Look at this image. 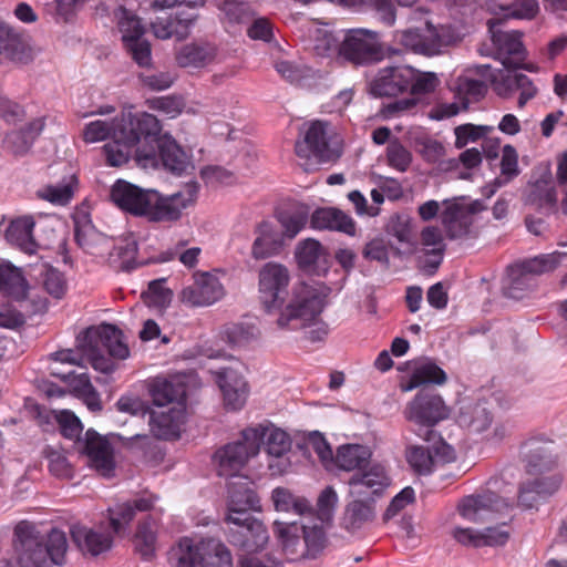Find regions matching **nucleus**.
<instances>
[{"label":"nucleus","instance_id":"1","mask_svg":"<svg viewBox=\"0 0 567 567\" xmlns=\"http://www.w3.org/2000/svg\"><path fill=\"white\" fill-rule=\"evenodd\" d=\"M114 138L103 146L109 166L120 167L131 158L143 167L155 166L161 161L166 171L182 175L190 165L183 147L168 133L162 134L159 120L147 112L124 116Z\"/></svg>","mask_w":567,"mask_h":567},{"label":"nucleus","instance_id":"2","mask_svg":"<svg viewBox=\"0 0 567 567\" xmlns=\"http://www.w3.org/2000/svg\"><path fill=\"white\" fill-rule=\"evenodd\" d=\"M198 192L196 182L186 183L178 192L165 196L120 179L111 189V198L117 207L134 216L153 223H174L181 219L184 209L196 203Z\"/></svg>","mask_w":567,"mask_h":567},{"label":"nucleus","instance_id":"3","mask_svg":"<svg viewBox=\"0 0 567 567\" xmlns=\"http://www.w3.org/2000/svg\"><path fill=\"white\" fill-rule=\"evenodd\" d=\"M13 548L20 567H61L66 563V534L52 528L43 534L37 525L20 522L14 527Z\"/></svg>","mask_w":567,"mask_h":567},{"label":"nucleus","instance_id":"4","mask_svg":"<svg viewBox=\"0 0 567 567\" xmlns=\"http://www.w3.org/2000/svg\"><path fill=\"white\" fill-rule=\"evenodd\" d=\"M326 305V295L315 287L301 285L293 291L289 303L281 309L276 321L278 329L295 331L306 329L305 338L310 342L324 340L329 328L317 320Z\"/></svg>","mask_w":567,"mask_h":567},{"label":"nucleus","instance_id":"5","mask_svg":"<svg viewBox=\"0 0 567 567\" xmlns=\"http://www.w3.org/2000/svg\"><path fill=\"white\" fill-rule=\"evenodd\" d=\"M371 455L370 449L360 444H346L337 450L336 465L347 472L355 471L348 480L352 497L380 495L391 484L383 465L369 464Z\"/></svg>","mask_w":567,"mask_h":567},{"label":"nucleus","instance_id":"6","mask_svg":"<svg viewBox=\"0 0 567 567\" xmlns=\"http://www.w3.org/2000/svg\"><path fill=\"white\" fill-rule=\"evenodd\" d=\"M78 348L89 358L94 370L111 373L115 369L114 362L103 355V351L110 357L124 360L130 350L123 341V333L113 324L90 327L76 338Z\"/></svg>","mask_w":567,"mask_h":567},{"label":"nucleus","instance_id":"7","mask_svg":"<svg viewBox=\"0 0 567 567\" xmlns=\"http://www.w3.org/2000/svg\"><path fill=\"white\" fill-rule=\"evenodd\" d=\"M169 563L173 567H233V557L219 539L203 538L195 543L184 537L172 548Z\"/></svg>","mask_w":567,"mask_h":567},{"label":"nucleus","instance_id":"8","mask_svg":"<svg viewBox=\"0 0 567 567\" xmlns=\"http://www.w3.org/2000/svg\"><path fill=\"white\" fill-rule=\"evenodd\" d=\"M274 533L290 559L316 558L326 546L324 530L320 526L307 527L297 523H274Z\"/></svg>","mask_w":567,"mask_h":567},{"label":"nucleus","instance_id":"9","mask_svg":"<svg viewBox=\"0 0 567 567\" xmlns=\"http://www.w3.org/2000/svg\"><path fill=\"white\" fill-rule=\"evenodd\" d=\"M405 417L420 426L416 434L426 442L435 441L437 432L433 429L439 422L449 417V409L441 395L420 392L408 404Z\"/></svg>","mask_w":567,"mask_h":567},{"label":"nucleus","instance_id":"10","mask_svg":"<svg viewBox=\"0 0 567 567\" xmlns=\"http://www.w3.org/2000/svg\"><path fill=\"white\" fill-rule=\"evenodd\" d=\"M564 258H567V252L554 251L511 265L507 268L508 282L505 286V295L514 299L522 298L520 292L534 286L536 275L554 270Z\"/></svg>","mask_w":567,"mask_h":567},{"label":"nucleus","instance_id":"11","mask_svg":"<svg viewBox=\"0 0 567 567\" xmlns=\"http://www.w3.org/2000/svg\"><path fill=\"white\" fill-rule=\"evenodd\" d=\"M257 432L243 430L240 439L219 447L213 455L217 473L223 477H234L246 466L249 458L258 454Z\"/></svg>","mask_w":567,"mask_h":567},{"label":"nucleus","instance_id":"12","mask_svg":"<svg viewBox=\"0 0 567 567\" xmlns=\"http://www.w3.org/2000/svg\"><path fill=\"white\" fill-rule=\"evenodd\" d=\"M338 56L354 66L375 63L382 59L378 33L367 29L348 30L339 43Z\"/></svg>","mask_w":567,"mask_h":567},{"label":"nucleus","instance_id":"13","mask_svg":"<svg viewBox=\"0 0 567 567\" xmlns=\"http://www.w3.org/2000/svg\"><path fill=\"white\" fill-rule=\"evenodd\" d=\"M117 27L122 33L124 48L141 68L152 64V49L150 42L143 38L145 28L141 19L124 7H120L115 13Z\"/></svg>","mask_w":567,"mask_h":567},{"label":"nucleus","instance_id":"14","mask_svg":"<svg viewBox=\"0 0 567 567\" xmlns=\"http://www.w3.org/2000/svg\"><path fill=\"white\" fill-rule=\"evenodd\" d=\"M257 432L258 452L264 443L268 455V468L272 475H282L290 467L288 453L291 450V439L287 432L275 425H261L247 427Z\"/></svg>","mask_w":567,"mask_h":567},{"label":"nucleus","instance_id":"15","mask_svg":"<svg viewBox=\"0 0 567 567\" xmlns=\"http://www.w3.org/2000/svg\"><path fill=\"white\" fill-rule=\"evenodd\" d=\"M288 269L277 262H267L258 275L259 299L267 312L281 309L288 295Z\"/></svg>","mask_w":567,"mask_h":567},{"label":"nucleus","instance_id":"16","mask_svg":"<svg viewBox=\"0 0 567 567\" xmlns=\"http://www.w3.org/2000/svg\"><path fill=\"white\" fill-rule=\"evenodd\" d=\"M487 25L494 48V58L501 61L506 69L522 68L526 59V50L522 41L523 33L503 31L501 29L502 21L498 19L488 20Z\"/></svg>","mask_w":567,"mask_h":567},{"label":"nucleus","instance_id":"17","mask_svg":"<svg viewBox=\"0 0 567 567\" xmlns=\"http://www.w3.org/2000/svg\"><path fill=\"white\" fill-rule=\"evenodd\" d=\"M225 288L218 277L209 271H196L193 284L183 288L179 299L190 307H207L219 301Z\"/></svg>","mask_w":567,"mask_h":567},{"label":"nucleus","instance_id":"18","mask_svg":"<svg viewBox=\"0 0 567 567\" xmlns=\"http://www.w3.org/2000/svg\"><path fill=\"white\" fill-rule=\"evenodd\" d=\"M229 525L228 542L250 554L258 551L268 543L269 535L265 525L252 516L240 520H227Z\"/></svg>","mask_w":567,"mask_h":567},{"label":"nucleus","instance_id":"19","mask_svg":"<svg viewBox=\"0 0 567 567\" xmlns=\"http://www.w3.org/2000/svg\"><path fill=\"white\" fill-rule=\"evenodd\" d=\"M415 70L406 65L389 66L379 71L377 78L371 82V94L378 97L396 96L410 91Z\"/></svg>","mask_w":567,"mask_h":567},{"label":"nucleus","instance_id":"20","mask_svg":"<svg viewBox=\"0 0 567 567\" xmlns=\"http://www.w3.org/2000/svg\"><path fill=\"white\" fill-rule=\"evenodd\" d=\"M444 209L441 213V221L450 239L464 238L470 234L473 224V214L476 213L477 202L467 206L457 199L443 202Z\"/></svg>","mask_w":567,"mask_h":567},{"label":"nucleus","instance_id":"21","mask_svg":"<svg viewBox=\"0 0 567 567\" xmlns=\"http://www.w3.org/2000/svg\"><path fill=\"white\" fill-rule=\"evenodd\" d=\"M151 433L158 440L173 441L181 436L185 420V404L177 403L166 409L147 411Z\"/></svg>","mask_w":567,"mask_h":567},{"label":"nucleus","instance_id":"22","mask_svg":"<svg viewBox=\"0 0 567 567\" xmlns=\"http://www.w3.org/2000/svg\"><path fill=\"white\" fill-rule=\"evenodd\" d=\"M295 152L300 158L315 157L319 162H328L332 158L329 146L326 124L315 121L305 131L302 138L297 140Z\"/></svg>","mask_w":567,"mask_h":567},{"label":"nucleus","instance_id":"23","mask_svg":"<svg viewBox=\"0 0 567 567\" xmlns=\"http://www.w3.org/2000/svg\"><path fill=\"white\" fill-rule=\"evenodd\" d=\"M524 460L532 474H548L559 467L558 454L551 441L532 439L524 444Z\"/></svg>","mask_w":567,"mask_h":567},{"label":"nucleus","instance_id":"24","mask_svg":"<svg viewBox=\"0 0 567 567\" xmlns=\"http://www.w3.org/2000/svg\"><path fill=\"white\" fill-rule=\"evenodd\" d=\"M509 506L511 503L507 499L487 491L464 497L457 508L462 517L477 523L485 520L491 513L502 512Z\"/></svg>","mask_w":567,"mask_h":567},{"label":"nucleus","instance_id":"25","mask_svg":"<svg viewBox=\"0 0 567 567\" xmlns=\"http://www.w3.org/2000/svg\"><path fill=\"white\" fill-rule=\"evenodd\" d=\"M198 19V14L185 9L178 10L174 16L157 17L152 23L153 34L161 40L175 38L178 41L186 39L190 29Z\"/></svg>","mask_w":567,"mask_h":567},{"label":"nucleus","instance_id":"26","mask_svg":"<svg viewBox=\"0 0 567 567\" xmlns=\"http://www.w3.org/2000/svg\"><path fill=\"white\" fill-rule=\"evenodd\" d=\"M260 502L256 492L248 483L228 484L227 520H240L245 516H251L250 512L259 511Z\"/></svg>","mask_w":567,"mask_h":567},{"label":"nucleus","instance_id":"27","mask_svg":"<svg viewBox=\"0 0 567 567\" xmlns=\"http://www.w3.org/2000/svg\"><path fill=\"white\" fill-rule=\"evenodd\" d=\"M494 91L503 99H509L514 93L519 92L518 107H523L537 94V87L527 75L511 69L494 80Z\"/></svg>","mask_w":567,"mask_h":567},{"label":"nucleus","instance_id":"28","mask_svg":"<svg viewBox=\"0 0 567 567\" xmlns=\"http://www.w3.org/2000/svg\"><path fill=\"white\" fill-rule=\"evenodd\" d=\"M217 383L223 392L226 409L238 411L245 405L248 384L243 375L231 368H225L217 372Z\"/></svg>","mask_w":567,"mask_h":567},{"label":"nucleus","instance_id":"29","mask_svg":"<svg viewBox=\"0 0 567 567\" xmlns=\"http://www.w3.org/2000/svg\"><path fill=\"white\" fill-rule=\"evenodd\" d=\"M83 453L87 456L92 467L104 476L110 475L114 468L112 449L107 440L90 429L85 433Z\"/></svg>","mask_w":567,"mask_h":567},{"label":"nucleus","instance_id":"30","mask_svg":"<svg viewBox=\"0 0 567 567\" xmlns=\"http://www.w3.org/2000/svg\"><path fill=\"white\" fill-rule=\"evenodd\" d=\"M45 127V117H37L23 127L8 132L3 138V148L13 156H23Z\"/></svg>","mask_w":567,"mask_h":567},{"label":"nucleus","instance_id":"31","mask_svg":"<svg viewBox=\"0 0 567 567\" xmlns=\"http://www.w3.org/2000/svg\"><path fill=\"white\" fill-rule=\"evenodd\" d=\"M217 55L213 43L199 41L182 45L175 52V62L182 69L198 70L209 65Z\"/></svg>","mask_w":567,"mask_h":567},{"label":"nucleus","instance_id":"32","mask_svg":"<svg viewBox=\"0 0 567 567\" xmlns=\"http://www.w3.org/2000/svg\"><path fill=\"white\" fill-rule=\"evenodd\" d=\"M31 60V50L22 37L12 28L0 23V63L25 64Z\"/></svg>","mask_w":567,"mask_h":567},{"label":"nucleus","instance_id":"33","mask_svg":"<svg viewBox=\"0 0 567 567\" xmlns=\"http://www.w3.org/2000/svg\"><path fill=\"white\" fill-rule=\"evenodd\" d=\"M310 226L317 230H336L350 236L355 234L353 219L333 207L317 208L310 217Z\"/></svg>","mask_w":567,"mask_h":567},{"label":"nucleus","instance_id":"34","mask_svg":"<svg viewBox=\"0 0 567 567\" xmlns=\"http://www.w3.org/2000/svg\"><path fill=\"white\" fill-rule=\"evenodd\" d=\"M148 392L152 398V409H166L177 403L185 404L184 386L175 384L165 378H155L150 382Z\"/></svg>","mask_w":567,"mask_h":567},{"label":"nucleus","instance_id":"35","mask_svg":"<svg viewBox=\"0 0 567 567\" xmlns=\"http://www.w3.org/2000/svg\"><path fill=\"white\" fill-rule=\"evenodd\" d=\"M71 536L82 551H86L92 556H97L109 550L113 543L110 533L96 532L80 525L72 526Z\"/></svg>","mask_w":567,"mask_h":567},{"label":"nucleus","instance_id":"36","mask_svg":"<svg viewBox=\"0 0 567 567\" xmlns=\"http://www.w3.org/2000/svg\"><path fill=\"white\" fill-rule=\"evenodd\" d=\"M456 420L468 432L482 433L489 429L494 416L485 402H476L461 406Z\"/></svg>","mask_w":567,"mask_h":567},{"label":"nucleus","instance_id":"37","mask_svg":"<svg viewBox=\"0 0 567 567\" xmlns=\"http://www.w3.org/2000/svg\"><path fill=\"white\" fill-rule=\"evenodd\" d=\"M430 35H423L416 29H408L396 34V39L405 49L424 55H431L437 51L440 47L439 38L434 28L430 22H426Z\"/></svg>","mask_w":567,"mask_h":567},{"label":"nucleus","instance_id":"38","mask_svg":"<svg viewBox=\"0 0 567 567\" xmlns=\"http://www.w3.org/2000/svg\"><path fill=\"white\" fill-rule=\"evenodd\" d=\"M155 501L156 497L152 495L143 496L132 502L118 504L113 509H109L110 524L113 532L118 534L124 529L125 525H128L133 520L136 511L147 512L152 509Z\"/></svg>","mask_w":567,"mask_h":567},{"label":"nucleus","instance_id":"39","mask_svg":"<svg viewBox=\"0 0 567 567\" xmlns=\"http://www.w3.org/2000/svg\"><path fill=\"white\" fill-rule=\"evenodd\" d=\"M34 226L35 221L32 216L20 217L10 224L7 238L23 252L33 255L39 248L33 236Z\"/></svg>","mask_w":567,"mask_h":567},{"label":"nucleus","instance_id":"40","mask_svg":"<svg viewBox=\"0 0 567 567\" xmlns=\"http://www.w3.org/2000/svg\"><path fill=\"white\" fill-rule=\"evenodd\" d=\"M257 234L251 247V256L255 259H266L280 252L284 246L282 237L274 230L269 223L259 224Z\"/></svg>","mask_w":567,"mask_h":567},{"label":"nucleus","instance_id":"41","mask_svg":"<svg viewBox=\"0 0 567 567\" xmlns=\"http://www.w3.org/2000/svg\"><path fill=\"white\" fill-rule=\"evenodd\" d=\"M73 220L75 241L83 250L94 255L96 246L101 241H105V238L95 229L89 213L78 210L73 216Z\"/></svg>","mask_w":567,"mask_h":567},{"label":"nucleus","instance_id":"42","mask_svg":"<svg viewBox=\"0 0 567 567\" xmlns=\"http://www.w3.org/2000/svg\"><path fill=\"white\" fill-rule=\"evenodd\" d=\"M0 292L16 300L25 298V279L22 272L12 265L0 264Z\"/></svg>","mask_w":567,"mask_h":567},{"label":"nucleus","instance_id":"43","mask_svg":"<svg viewBox=\"0 0 567 567\" xmlns=\"http://www.w3.org/2000/svg\"><path fill=\"white\" fill-rule=\"evenodd\" d=\"M446 380L447 375L442 368L432 361H426L415 367L405 390L410 391L424 384L442 385Z\"/></svg>","mask_w":567,"mask_h":567},{"label":"nucleus","instance_id":"44","mask_svg":"<svg viewBox=\"0 0 567 567\" xmlns=\"http://www.w3.org/2000/svg\"><path fill=\"white\" fill-rule=\"evenodd\" d=\"M138 113H132V112H122L120 116L115 117L112 123H109L106 121H93L85 125L83 130V140L86 143H95L100 141H104L109 137H111V141L106 144L114 142V133L115 130L120 126V123H122V120L126 115H137Z\"/></svg>","mask_w":567,"mask_h":567},{"label":"nucleus","instance_id":"45","mask_svg":"<svg viewBox=\"0 0 567 567\" xmlns=\"http://www.w3.org/2000/svg\"><path fill=\"white\" fill-rule=\"evenodd\" d=\"M375 517L373 503L354 499L350 502L344 512L343 523L347 529H359Z\"/></svg>","mask_w":567,"mask_h":567},{"label":"nucleus","instance_id":"46","mask_svg":"<svg viewBox=\"0 0 567 567\" xmlns=\"http://www.w3.org/2000/svg\"><path fill=\"white\" fill-rule=\"evenodd\" d=\"M134 545L137 553L141 554L143 559L150 560L155 555L156 535L155 522L147 517L137 526L134 537Z\"/></svg>","mask_w":567,"mask_h":567},{"label":"nucleus","instance_id":"47","mask_svg":"<svg viewBox=\"0 0 567 567\" xmlns=\"http://www.w3.org/2000/svg\"><path fill=\"white\" fill-rule=\"evenodd\" d=\"M277 219L282 228V238L293 239L307 225L309 216L303 208L279 212Z\"/></svg>","mask_w":567,"mask_h":567},{"label":"nucleus","instance_id":"48","mask_svg":"<svg viewBox=\"0 0 567 567\" xmlns=\"http://www.w3.org/2000/svg\"><path fill=\"white\" fill-rule=\"evenodd\" d=\"M137 244L133 238L120 239L110 252V261L117 264V268L130 270L135 267Z\"/></svg>","mask_w":567,"mask_h":567},{"label":"nucleus","instance_id":"49","mask_svg":"<svg viewBox=\"0 0 567 567\" xmlns=\"http://www.w3.org/2000/svg\"><path fill=\"white\" fill-rule=\"evenodd\" d=\"M173 298V291L166 287V278L152 280L147 290L142 292L144 302L157 309L166 308Z\"/></svg>","mask_w":567,"mask_h":567},{"label":"nucleus","instance_id":"50","mask_svg":"<svg viewBox=\"0 0 567 567\" xmlns=\"http://www.w3.org/2000/svg\"><path fill=\"white\" fill-rule=\"evenodd\" d=\"M405 458L411 468L419 475H427L433 471V455L431 451L424 446H409L405 451Z\"/></svg>","mask_w":567,"mask_h":567},{"label":"nucleus","instance_id":"51","mask_svg":"<svg viewBox=\"0 0 567 567\" xmlns=\"http://www.w3.org/2000/svg\"><path fill=\"white\" fill-rule=\"evenodd\" d=\"M324 255V248L320 241L307 238L300 241L296 248V259L300 268L309 269Z\"/></svg>","mask_w":567,"mask_h":567},{"label":"nucleus","instance_id":"52","mask_svg":"<svg viewBox=\"0 0 567 567\" xmlns=\"http://www.w3.org/2000/svg\"><path fill=\"white\" fill-rule=\"evenodd\" d=\"M386 162L392 168L406 172L412 163V153L398 138H394L386 146Z\"/></svg>","mask_w":567,"mask_h":567},{"label":"nucleus","instance_id":"53","mask_svg":"<svg viewBox=\"0 0 567 567\" xmlns=\"http://www.w3.org/2000/svg\"><path fill=\"white\" fill-rule=\"evenodd\" d=\"M44 290L55 299H62L68 290V282L64 274L55 268H47L42 275Z\"/></svg>","mask_w":567,"mask_h":567},{"label":"nucleus","instance_id":"54","mask_svg":"<svg viewBox=\"0 0 567 567\" xmlns=\"http://www.w3.org/2000/svg\"><path fill=\"white\" fill-rule=\"evenodd\" d=\"M39 198L44 199L53 205L64 206L70 203L73 197V188L71 184L47 185L37 192Z\"/></svg>","mask_w":567,"mask_h":567},{"label":"nucleus","instance_id":"55","mask_svg":"<svg viewBox=\"0 0 567 567\" xmlns=\"http://www.w3.org/2000/svg\"><path fill=\"white\" fill-rule=\"evenodd\" d=\"M528 198L533 204L546 208H553L557 202L555 187L544 181H537L532 186Z\"/></svg>","mask_w":567,"mask_h":567},{"label":"nucleus","instance_id":"56","mask_svg":"<svg viewBox=\"0 0 567 567\" xmlns=\"http://www.w3.org/2000/svg\"><path fill=\"white\" fill-rule=\"evenodd\" d=\"M43 454L48 460V467L52 475L59 478L72 477V467L66 457L51 446L44 449Z\"/></svg>","mask_w":567,"mask_h":567},{"label":"nucleus","instance_id":"57","mask_svg":"<svg viewBox=\"0 0 567 567\" xmlns=\"http://www.w3.org/2000/svg\"><path fill=\"white\" fill-rule=\"evenodd\" d=\"M52 374L65 380L69 386L71 388L72 392L78 398L87 395L91 391L94 390V386L86 372L76 374L74 373V371H70L66 374H60L58 372L52 371Z\"/></svg>","mask_w":567,"mask_h":567},{"label":"nucleus","instance_id":"58","mask_svg":"<svg viewBox=\"0 0 567 567\" xmlns=\"http://www.w3.org/2000/svg\"><path fill=\"white\" fill-rule=\"evenodd\" d=\"M507 17L532 20L539 12L537 0H514L507 8Z\"/></svg>","mask_w":567,"mask_h":567},{"label":"nucleus","instance_id":"59","mask_svg":"<svg viewBox=\"0 0 567 567\" xmlns=\"http://www.w3.org/2000/svg\"><path fill=\"white\" fill-rule=\"evenodd\" d=\"M414 499H415L414 489L411 486L404 487L390 502L388 508L385 509V512L383 514V520L388 522L391 518H393L394 516H396L409 504L413 503Z\"/></svg>","mask_w":567,"mask_h":567},{"label":"nucleus","instance_id":"60","mask_svg":"<svg viewBox=\"0 0 567 567\" xmlns=\"http://www.w3.org/2000/svg\"><path fill=\"white\" fill-rule=\"evenodd\" d=\"M538 477L534 478V483L544 498L555 494L561 486L564 475L559 471H554L549 475L537 474Z\"/></svg>","mask_w":567,"mask_h":567},{"label":"nucleus","instance_id":"61","mask_svg":"<svg viewBox=\"0 0 567 567\" xmlns=\"http://www.w3.org/2000/svg\"><path fill=\"white\" fill-rule=\"evenodd\" d=\"M148 107L162 112L169 117L179 115L183 111V102L175 96H159L147 101Z\"/></svg>","mask_w":567,"mask_h":567},{"label":"nucleus","instance_id":"62","mask_svg":"<svg viewBox=\"0 0 567 567\" xmlns=\"http://www.w3.org/2000/svg\"><path fill=\"white\" fill-rule=\"evenodd\" d=\"M501 173L506 178L507 182L519 174L518 154L515 147L509 144L503 147L501 159Z\"/></svg>","mask_w":567,"mask_h":567},{"label":"nucleus","instance_id":"63","mask_svg":"<svg viewBox=\"0 0 567 567\" xmlns=\"http://www.w3.org/2000/svg\"><path fill=\"white\" fill-rule=\"evenodd\" d=\"M0 117L8 124H17L25 117V111L19 103L0 95Z\"/></svg>","mask_w":567,"mask_h":567},{"label":"nucleus","instance_id":"64","mask_svg":"<svg viewBox=\"0 0 567 567\" xmlns=\"http://www.w3.org/2000/svg\"><path fill=\"white\" fill-rule=\"evenodd\" d=\"M337 502H338V495L331 486H327L320 493V495L318 497V502H317V507H318L319 518L322 522L328 520L331 517Z\"/></svg>","mask_w":567,"mask_h":567}]
</instances>
